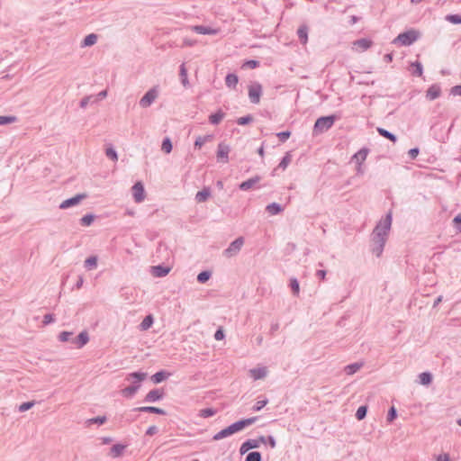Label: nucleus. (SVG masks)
<instances>
[{
    "mask_svg": "<svg viewBox=\"0 0 461 461\" xmlns=\"http://www.w3.org/2000/svg\"><path fill=\"white\" fill-rule=\"evenodd\" d=\"M97 267V257L91 256L85 260V267L87 269H93Z\"/></svg>",
    "mask_w": 461,
    "mask_h": 461,
    "instance_id": "obj_40",
    "label": "nucleus"
},
{
    "mask_svg": "<svg viewBox=\"0 0 461 461\" xmlns=\"http://www.w3.org/2000/svg\"><path fill=\"white\" fill-rule=\"evenodd\" d=\"M106 420H107L106 416H97V417H95L92 419H88L86 420V424L87 425H92V424L102 425V424L105 423Z\"/></svg>",
    "mask_w": 461,
    "mask_h": 461,
    "instance_id": "obj_45",
    "label": "nucleus"
},
{
    "mask_svg": "<svg viewBox=\"0 0 461 461\" xmlns=\"http://www.w3.org/2000/svg\"><path fill=\"white\" fill-rule=\"evenodd\" d=\"M154 322V318L151 314H149L145 316V318L142 320V321L140 324V330H149Z\"/></svg>",
    "mask_w": 461,
    "mask_h": 461,
    "instance_id": "obj_33",
    "label": "nucleus"
},
{
    "mask_svg": "<svg viewBox=\"0 0 461 461\" xmlns=\"http://www.w3.org/2000/svg\"><path fill=\"white\" fill-rule=\"evenodd\" d=\"M95 217V216L94 214L87 213L80 219V224L82 226H90L93 223Z\"/></svg>",
    "mask_w": 461,
    "mask_h": 461,
    "instance_id": "obj_44",
    "label": "nucleus"
},
{
    "mask_svg": "<svg viewBox=\"0 0 461 461\" xmlns=\"http://www.w3.org/2000/svg\"><path fill=\"white\" fill-rule=\"evenodd\" d=\"M377 132L379 133V135H381L382 137L391 140L392 142H396L397 141V136L395 134H393V132L384 129V128H380L378 127L377 128Z\"/></svg>",
    "mask_w": 461,
    "mask_h": 461,
    "instance_id": "obj_32",
    "label": "nucleus"
},
{
    "mask_svg": "<svg viewBox=\"0 0 461 461\" xmlns=\"http://www.w3.org/2000/svg\"><path fill=\"white\" fill-rule=\"evenodd\" d=\"M454 228L457 232H461V215L458 214L453 219Z\"/></svg>",
    "mask_w": 461,
    "mask_h": 461,
    "instance_id": "obj_57",
    "label": "nucleus"
},
{
    "mask_svg": "<svg viewBox=\"0 0 461 461\" xmlns=\"http://www.w3.org/2000/svg\"><path fill=\"white\" fill-rule=\"evenodd\" d=\"M170 375V373L165 370L158 371L151 375L150 379L154 384H159L164 380L167 379Z\"/></svg>",
    "mask_w": 461,
    "mask_h": 461,
    "instance_id": "obj_22",
    "label": "nucleus"
},
{
    "mask_svg": "<svg viewBox=\"0 0 461 461\" xmlns=\"http://www.w3.org/2000/svg\"><path fill=\"white\" fill-rule=\"evenodd\" d=\"M158 432V428L155 425L149 427L146 430L147 436H153Z\"/></svg>",
    "mask_w": 461,
    "mask_h": 461,
    "instance_id": "obj_59",
    "label": "nucleus"
},
{
    "mask_svg": "<svg viewBox=\"0 0 461 461\" xmlns=\"http://www.w3.org/2000/svg\"><path fill=\"white\" fill-rule=\"evenodd\" d=\"M34 404H35L34 401L25 402H23L19 406L18 410H19V411L23 412V411H26L30 410L31 408H32L34 406Z\"/></svg>",
    "mask_w": 461,
    "mask_h": 461,
    "instance_id": "obj_53",
    "label": "nucleus"
},
{
    "mask_svg": "<svg viewBox=\"0 0 461 461\" xmlns=\"http://www.w3.org/2000/svg\"><path fill=\"white\" fill-rule=\"evenodd\" d=\"M225 113H223L221 109L218 110L216 113H212L209 116V122L212 125H218L221 120L224 118Z\"/></svg>",
    "mask_w": 461,
    "mask_h": 461,
    "instance_id": "obj_24",
    "label": "nucleus"
},
{
    "mask_svg": "<svg viewBox=\"0 0 461 461\" xmlns=\"http://www.w3.org/2000/svg\"><path fill=\"white\" fill-rule=\"evenodd\" d=\"M420 384L422 385H429L432 383L433 376L429 372H422L419 375Z\"/></svg>",
    "mask_w": 461,
    "mask_h": 461,
    "instance_id": "obj_34",
    "label": "nucleus"
},
{
    "mask_svg": "<svg viewBox=\"0 0 461 461\" xmlns=\"http://www.w3.org/2000/svg\"><path fill=\"white\" fill-rule=\"evenodd\" d=\"M266 443H267L272 448L276 447V442L273 436H267L266 438Z\"/></svg>",
    "mask_w": 461,
    "mask_h": 461,
    "instance_id": "obj_63",
    "label": "nucleus"
},
{
    "mask_svg": "<svg viewBox=\"0 0 461 461\" xmlns=\"http://www.w3.org/2000/svg\"><path fill=\"white\" fill-rule=\"evenodd\" d=\"M126 448V445L115 444L111 447V455L113 457H118L122 455L123 450Z\"/></svg>",
    "mask_w": 461,
    "mask_h": 461,
    "instance_id": "obj_36",
    "label": "nucleus"
},
{
    "mask_svg": "<svg viewBox=\"0 0 461 461\" xmlns=\"http://www.w3.org/2000/svg\"><path fill=\"white\" fill-rule=\"evenodd\" d=\"M397 418V410L395 407L392 406L387 413V421L392 422Z\"/></svg>",
    "mask_w": 461,
    "mask_h": 461,
    "instance_id": "obj_54",
    "label": "nucleus"
},
{
    "mask_svg": "<svg viewBox=\"0 0 461 461\" xmlns=\"http://www.w3.org/2000/svg\"><path fill=\"white\" fill-rule=\"evenodd\" d=\"M212 140V135L198 136L194 141V148L201 149L206 142Z\"/></svg>",
    "mask_w": 461,
    "mask_h": 461,
    "instance_id": "obj_35",
    "label": "nucleus"
},
{
    "mask_svg": "<svg viewBox=\"0 0 461 461\" xmlns=\"http://www.w3.org/2000/svg\"><path fill=\"white\" fill-rule=\"evenodd\" d=\"M16 121H17V118L13 115L0 116V125L10 124V123L15 122Z\"/></svg>",
    "mask_w": 461,
    "mask_h": 461,
    "instance_id": "obj_49",
    "label": "nucleus"
},
{
    "mask_svg": "<svg viewBox=\"0 0 461 461\" xmlns=\"http://www.w3.org/2000/svg\"><path fill=\"white\" fill-rule=\"evenodd\" d=\"M450 94L453 95H460L461 96V85L453 86L450 89Z\"/></svg>",
    "mask_w": 461,
    "mask_h": 461,
    "instance_id": "obj_61",
    "label": "nucleus"
},
{
    "mask_svg": "<svg viewBox=\"0 0 461 461\" xmlns=\"http://www.w3.org/2000/svg\"><path fill=\"white\" fill-rule=\"evenodd\" d=\"M252 121H253V116L249 114V115L243 116V117H240L237 120V123L239 125H247V124L250 123Z\"/></svg>",
    "mask_w": 461,
    "mask_h": 461,
    "instance_id": "obj_52",
    "label": "nucleus"
},
{
    "mask_svg": "<svg viewBox=\"0 0 461 461\" xmlns=\"http://www.w3.org/2000/svg\"><path fill=\"white\" fill-rule=\"evenodd\" d=\"M73 337L72 331H62L59 335V339L61 342H70L77 348H82L89 341L87 331H81L76 338Z\"/></svg>",
    "mask_w": 461,
    "mask_h": 461,
    "instance_id": "obj_4",
    "label": "nucleus"
},
{
    "mask_svg": "<svg viewBox=\"0 0 461 461\" xmlns=\"http://www.w3.org/2000/svg\"><path fill=\"white\" fill-rule=\"evenodd\" d=\"M410 71L415 77H420L423 73V67L420 61L411 62L410 65Z\"/></svg>",
    "mask_w": 461,
    "mask_h": 461,
    "instance_id": "obj_25",
    "label": "nucleus"
},
{
    "mask_svg": "<svg viewBox=\"0 0 461 461\" xmlns=\"http://www.w3.org/2000/svg\"><path fill=\"white\" fill-rule=\"evenodd\" d=\"M131 190L136 203H141L145 199V190L141 182L135 183Z\"/></svg>",
    "mask_w": 461,
    "mask_h": 461,
    "instance_id": "obj_14",
    "label": "nucleus"
},
{
    "mask_svg": "<svg viewBox=\"0 0 461 461\" xmlns=\"http://www.w3.org/2000/svg\"><path fill=\"white\" fill-rule=\"evenodd\" d=\"M161 149L167 154H169L172 151L173 145L171 140L168 137L162 140Z\"/></svg>",
    "mask_w": 461,
    "mask_h": 461,
    "instance_id": "obj_43",
    "label": "nucleus"
},
{
    "mask_svg": "<svg viewBox=\"0 0 461 461\" xmlns=\"http://www.w3.org/2000/svg\"><path fill=\"white\" fill-rule=\"evenodd\" d=\"M392 225V212H389L385 217L379 221L372 233V241L374 244L373 253L380 257L386 241L389 230Z\"/></svg>",
    "mask_w": 461,
    "mask_h": 461,
    "instance_id": "obj_1",
    "label": "nucleus"
},
{
    "mask_svg": "<svg viewBox=\"0 0 461 461\" xmlns=\"http://www.w3.org/2000/svg\"><path fill=\"white\" fill-rule=\"evenodd\" d=\"M55 321L54 314L47 313L43 316L42 323L43 325H49Z\"/></svg>",
    "mask_w": 461,
    "mask_h": 461,
    "instance_id": "obj_58",
    "label": "nucleus"
},
{
    "mask_svg": "<svg viewBox=\"0 0 461 461\" xmlns=\"http://www.w3.org/2000/svg\"><path fill=\"white\" fill-rule=\"evenodd\" d=\"M261 180V176H255L246 181L241 182L239 185V188L242 191H249V189L253 188L259 181Z\"/></svg>",
    "mask_w": 461,
    "mask_h": 461,
    "instance_id": "obj_16",
    "label": "nucleus"
},
{
    "mask_svg": "<svg viewBox=\"0 0 461 461\" xmlns=\"http://www.w3.org/2000/svg\"><path fill=\"white\" fill-rule=\"evenodd\" d=\"M91 96H85L84 98H82L79 104L80 107L86 108L88 105Z\"/></svg>",
    "mask_w": 461,
    "mask_h": 461,
    "instance_id": "obj_64",
    "label": "nucleus"
},
{
    "mask_svg": "<svg viewBox=\"0 0 461 461\" xmlns=\"http://www.w3.org/2000/svg\"><path fill=\"white\" fill-rule=\"evenodd\" d=\"M445 19L453 24H461V14H447Z\"/></svg>",
    "mask_w": 461,
    "mask_h": 461,
    "instance_id": "obj_50",
    "label": "nucleus"
},
{
    "mask_svg": "<svg viewBox=\"0 0 461 461\" xmlns=\"http://www.w3.org/2000/svg\"><path fill=\"white\" fill-rule=\"evenodd\" d=\"M257 420H258V417H251V418H248V419L240 420L230 424V426L224 428L223 429L220 430L218 433H216L213 436L212 439L220 440V439H222L229 436H231L234 433H237V432L244 429L245 428L252 425L253 423L256 422Z\"/></svg>",
    "mask_w": 461,
    "mask_h": 461,
    "instance_id": "obj_2",
    "label": "nucleus"
},
{
    "mask_svg": "<svg viewBox=\"0 0 461 461\" xmlns=\"http://www.w3.org/2000/svg\"><path fill=\"white\" fill-rule=\"evenodd\" d=\"M96 41L97 35L95 33H90L84 38L83 41L81 42V47L93 46L96 43Z\"/></svg>",
    "mask_w": 461,
    "mask_h": 461,
    "instance_id": "obj_31",
    "label": "nucleus"
},
{
    "mask_svg": "<svg viewBox=\"0 0 461 461\" xmlns=\"http://www.w3.org/2000/svg\"><path fill=\"white\" fill-rule=\"evenodd\" d=\"M260 443H266V437L260 436L258 438H249L244 441L240 447V455L246 454L250 449L258 448L260 446Z\"/></svg>",
    "mask_w": 461,
    "mask_h": 461,
    "instance_id": "obj_7",
    "label": "nucleus"
},
{
    "mask_svg": "<svg viewBox=\"0 0 461 461\" xmlns=\"http://www.w3.org/2000/svg\"><path fill=\"white\" fill-rule=\"evenodd\" d=\"M170 271V267L163 266V265H158L152 267L151 273L154 276L157 277H164L166 276Z\"/></svg>",
    "mask_w": 461,
    "mask_h": 461,
    "instance_id": "obj_18",
    "label": "nucleus"
},
{
    "mask_svg": "<svg viewBox=\"0 0 461 461\" xmlns=\"http://www.w3.org/2000/svg\"><path fill=\"white\" fill-rule=\"evenodd\" d=\"M340 118L339 115L330 114L328 116L319 117L313 126V134H320L330 130L334 122Z\"/></svg>",
    "mask_w": 461,
    "mask_h": 461,
    "instance_id": "obj_5",
    "label": "nucleus"
},
{
    "mask_svg": "<svg viewBox=\"0 0 461 461\" xmlns=\"http://www.w3.org/2000/svg\"><path fill=\"white\" fill-rule=\"evenodd\" d=\"M250 374L255 380H259L267 376V371L266 367H258L251 369Z\"/></svg>",
    "mask_w": 461,
    "mask_h": 461,
    "instance_id": "obj_27",
    "label": "nucleus"
},
{
    "mask_svg": "<svg viewBox=\"0 0 461 461\" xmlns=\"http://www.w3.org/2000/svg\"><path fill=\"white\" fill-rule=\"evenodd\" d=\"M262 86L258 82H253L249 86V98L251 104H257L260 102L262 95Z\"/></svg>",
    "mask_w": 461,
    "mask_h": 461,
    "instance_id": "obj_8",
    "label": "nucleus"
},
{
    "mask_svg": "<svg viewBox=\"0 0 461 461\" xmlns=\"http://www.w3.org/2000/svg\"><path fill=\"white\" fill-rule=\"evenodd\" d=\"M289 286L294 295L298 296L300 293V285L297 278L293 277L290 279Z\"/></svg>",
    "mask_w": 461,
    "mask_h": 461,
    "instance_id": "obj_38",
    "label": "nucleus"
},
{
    "mask_svg": "<svg viewBox=\"0 0 461 461\" xmlns=\"http://www.w3.org/2000/svg\"><path fill=\"white\" fill-rule=\"evenodd\" d=\"M105 155L108 158H110L111 160L113 161H117L118 160V155H117V152L116 150L111 146V147H108L106 149H105Z\"/></svg>",
    "mask_w": 461,
    "mask_h": 461,
    "instance_id": "obj_47",
    "label": "nucleus"
},
{
    "mask_svg": "<svg viewBox=\"0 0 461 461\" xmlns=\"http://www.w3.org/2000/svg\"><path fill=\"white\" fill-rule=\"evenodd\" d=\"M276 136L278 137V139L281 142H285L291 136V131H281V132H278L276 134Z\"/></svg>",
    "mask_w": 461,
    "mask_h": 461,
    "instance_id": "obj_55",
    "label": "nucleus"
},
{
    "mask_svg": "<svg viewBox=\"0 0 461 461\" xmlns=\"http://www.w3.org/2000/svg\"><path fill=\"white\" fill-rule=\"evenodd\" d=\"M259 65H260L259 61L255 60V59H249V60H247L244 62V64L242 65V68H248L250 69H254V68H258Z\"/></svg>",
    "mask_w": 461,
    "mask_h": 461,
    "instance_id": "obj_51",
    "label": "nucleus"
},
{
    "mask_svg": "<svg viewBox=\"0 0 461 461\" xmlns=\"http://www.w3.org/2000/svg\"><path fill=\"white\" fill-rule=\"evenodd\" d=\"M291 160H292V155L289 152H286L285 155L281 159L277 167L285 170L288 167V165L291 163Z\"/></svg>",
    "mask_w": 461,
    "mask_h": 461,
    "instance_id": "obj_39",
    "label": "nucleus"
},
{
    "mask_svg": "<svg viewBox=\"0 0 461 461\" xmlns=\"http://www.w3.org/2000/svg\"><path fill=\"white\" fill-rule=\"evenodd\" d=\"M441 95V87L438 84L431 85L426 91V98L432 101L438 98Z\"/></svg>",
    "mask_w": 461,
    "mask_h": 461,
    "instance_id": "obj_15",
    "label": "nucleus"
},
{
    "mask_svg": "<svg viewBox=\"0 0 461 461\" xmlns=\"http://www.w3.org/2000/svg\"><path fill=\"white\" fill-rule=\"evenodd\" d=\"M148 376L146 372L137 371L127 375L126 380L132 381V384L122 390V393L126 398H131L140 388V383Z\"/></svg>",
    "mask_w": 461,
    "mask_h": 461,
    "instance_id": "obj_3",
    "label": "nucleus"
},
{
    "mask_svg": "<svg viewBox=\"0 0 461 461\" xmlns=\"http://www.w3.org/2000/svg\"><path fill=\"white\" fill-rule=\"evenodd\" d=\"M243 244H244V238L243 237L237 238L235 240L230 242V244L229 245V247L226 249H224L223 255L227 258H231V257L237 255L240 252V250L241 249Z\"/></svg>",
    "mask_w": 461,
    "mask_h": 461,
    "instance_id": "obj_10",
    "label": "nucleus"
},
{
    "mask_svg": "<svg viewBox=\"0 0 461 461\" xmlns=\"http://www.w3.org/2000/svg\"><path fill=\"white\" fill-rule=\"evenodd\" d=\"M133 411H139V412H148V413H155L158 415H166L167 412L161 408L155 407V406H142V407H136L132 410Z\"/></svg>",
    "mask_w": 461,
    "mask_h": 461,
    "instance_id": "obj_17",
    "label": "nucleus"
},
{
    "mask_svg": "<svg viewBox=\"0 0 461 461\" xmlns=\"http://www.w3.org/2000/svg\"><path fill=\"white\" fill-rule=\"evenodd\" d=\"M362 366L363 363L356 362L346 366L344 371L347 375H351L357 373Z\"/></svg>",
    "mask_w": 461,
    "mask_h": 461,
    "instance_id": "obj_28",
    "label": "nucleus"
},
{
    "mask_svg": "<svg viewBox=\"0 0 461 461\" xmlns=\"http://www.w3.org/2000/svg\"><path fill=\"white\" fill-rule=\"evenodd\" d=\"M179 75H180L181 82H182L183 86H187L189 85V81H188V78H187V70H186V68L185 67V64H182L180 66Z\"/></svg>",
    "mask_w": 461,
    "mask_h": 461,
    "instance_id": "obj_42",
    "label": "nucleus"
},
{
    "mask_svg": "<svg viewBox=\"0 0 461 461\" xmlns=\"http://www.w3.org/2000/svg\"><path fill=\"white\" fill-rule=\"evenodd\" d=\"M372 44L373 41L366 38L358 39L353 42L355 48L359 49L363 51L368 50L372 46Z\"/></svg>",
    "mask_w": 461,
    "mask_h": 461,
    "instance_id": "obj_19",
    "label": "nucleus"
},
{
    "mask_svg": "<svg viewBox=\"0 0 461 461\" xmlns=\"http://www.w3.org/2000/svg\"><path fill=\"white\" fill-rule=\"evenodd\" d=\"M225 337L224 331L221 328H219L214 333V339L216 340H221Z\"/></svg>",
    "mask_w": 461,
    "mask_h": 461,
    "instance_id": "obj_60",
    "label": "nucleus"
},
{
    "mask_svg": "<svg viewBox=\"0 0 461 461\" xmlns=\"http://www.w3.org/2000/svg\"><path fill=\"white\" fill-rule=\"evenodd\" d=\"M266 211L271 215H276L283 211V207L277 203H272L267 205Z\"/></svg>",
    "mask_w": 461,
    "mask_h": 461,
    "instance_id": "obj_30",
    "label": "nucleus"
},
{
    "mask_svg": "<svg viewBox=\"0 0 461 461\" xmlns=\"http://www.w3.org/2000/svg\"><path fill=\"white\" fill-rule=\"evenodd\" d=\"M230 151V148L229 145L221 142L218 144L217 148V159L222 163H228L229 161V153Z\"/></svg>",
    "mask_w": 461,
    "mask_h": 461,
    "instance_id": "obj_12",
    "label": "nucleus"
},
{
    "mask_svg": "<svg viewBox=\"0 0 461 461\" xmlns=\"http://www.w3.org/2000/svg\"><path fill=\"white\" fill-rule=\"evenodd\" d=\"M268 402L267 399L258 401L257 403L253 406V411H258L262 408H264Z\"/></svg>",
    "mask_w": 461,
    "mask_h": 461,
    "instance_id": "obj_56",
    "label": "nucleus"
},
{
    "mask_svg": "<svg viewBox=\"0 0 461 461\" xmlns=\"http://www.w3.org/2000/svg\"><path fill=\"white\" fill-rule=\"evenodd\" d=\"M216 413V410L213 408H205L200 411L199 416L202 418H210Z\"/></svg>",
    "mask_w": 461,
    "mask_h": 461,
    "instance_id": "obj_48",
    "label": "nucleus"
},
{
    "mask_svg": "<svg viewBox=\"0 0 461 461\" xmlns=\"http://www.w3.org/2000/svg\"><path fill=\"white\" fill-rule=\"evenodd\" d=\"M87 197L86 194H77V195L70 197L68 199L64 200L59 204V209H68L72 206L77 205L82 200L86 199Z\"/></svg>",
    "mask_w": 461,
    "mask_h": 461,
    "instance_id": "obj_11",
    "label": "nucleus"
},
{
    "mask_svg": "<svg viewBox=\"0 0 461 461\" xmlns=\"http://www.w3.org/2000/svg\"><path fill=\"white\" fill-rule=\"evenodd\" d=\"M368 151V149L362 148L356 154H354L351 158L352 161H355L357 164H362L366 159Z\"/></svg>",
    "mask_w": 461,
    "mask_h": 461,
    "instance_id": "obj_20",
    "label": "nucleus"
},
{
    "mask_svg": "<svg viewBox=\"0 0 461 461\" xmlns=\"http://www.w3.org/2000/svg\"><path fill=\"white\" fill-rule=\"evenodd\" d=\"M211 276H212L211 271L203 270L197 275L196 279L200 284H204L211 278Z\"/></svg>",
    "mask_w": 461,
    "mask_h": 461,
    "instance_id": "obj_37",
    "label": "nucleus"
},
{
    "mask_svg": "<svg viewBox=\"0 0 461 461\" xmlns=\"http://www.w3.org/2000/svg\"><path fill=\"white\" fill-rule=\"evenodd\" d=\"M211 195V189L208 186L203 187L201 191L195 194V201L197 203H204Z\"/></svg>",
    "mask_w": 461,
    "mask_h": 461,
    "instance_id": "obj_21",
    "label": "nucleus"
},
{
    "mask_svg": "<svg viewBox=\"0 0 461 461\" xmlns=\"http://www.w3.org/2000/svg\"><path fill=\"white\" fill-rule=\"evenodd\" d=\"M420 32L417 30L410 29L406 32L400 33L393 41V44L401 46H410L420 38Z\"/></svg>",
    "mask_w": 461,
    "mask_h": 461,
    "instance_id": "obj_6",
    "label": "nucleus"
},
{
    "mask_svg": "<svg viewBox=\"0 0 461 461\" xmlns=\"http://www.w3.org/2000/svg\"><path fill=\"white\" fill-rule=\"evenodd\" d=\"M420 149L418 148H412L409 150L408 154L411 159H414L419 155Z\"/></svg>",
    "mask_w": 461,
    "mask_h": 461,
    "instance_id": "obj_62",
    "label": "nucleus"
},
{
    "mask_svg": "<svg viewBox=\"0 0 461 461\" xmlns=\"http://www.w3.org/2000/svg\"><path fill=\"white\" fill-rule=\"evenodd\" d=\"M239 82V77L234 73H230L225 77V84L230 88H235Z\"/></svg>",
    "mask_w": 461,
    "mask_h": 461,
    "instance_id": "obj_29",
    "label": "nucleus"
},
{
    "mask_svg": "<svg viewBox=\"0 0 461 461\" xmlns=\"http://www.w3.org/2000/svg\"><path fill=\"white\" fill-rule=\"evenodd\" d=\"M165 396L163 389L155 388L150 390L144 397L145 402H156L162 400Z\"/></svg>",
    "mask_w": 461,
    "mask_h": 461,
    "instance_id": "obj_13",
    "label": "nucleus"
},
{
    "mask_svg": "<svg viewBox=\"0 0 461 461\" xmlns=\"http://www.w3.org/2000/svg\"><path fill=\"white\" fill-rule=\"evenodd\" d=\"M367 409L368 408L366 405L359 406L355 414L357 420H364L366 416Z\"/></svg>",
    "mask_w": 461,
    "mask_h": 461,
    "instance_id": "obj_41",
    "label": "nucleus"
},
{
    "mask_svg": "<svg viewBox=\"0 0 461 461\" xmlns=\"http://www.w3.org/2000/svg\"><path fill=\"white\" fill-rule=\"evenodd\" d=\"M158 96V91L157 87H152L140 98L139 104L142 108H148L153 104Z\"/></svg>",
    "mask_w": 461,
    "mask_h": 461,
    "instance_id": "obj_9",
    "label": "nucleus"
},
{
    "mask_svg": "<svg viewBox=\"0 0 461 461\" xmlns=\"http://www.w3.org/2000/svg\"><path fill=\"white\" fill-rule=\"evenodd\" d=\"M297 35L300 40V42L303 44H306L308 41V27L307 25L303 24L301 25L297 30Z\"/></svg>",
    "mask_w": 461,
    "mask_h": 461,
    "instance_id": "obj_26",
    "label": "nucleus"
},
{
    "mask_svg": "<svg viewBox=\"0 0 461 461\" xmlns=\"http://www.w3.org/2000/svg\"><path fill=\"white\" fill-rule=\"evenodd\" d=\"M193 31L195 32L198 34H203V35H212L216 33V30L203 26V25H196L193 27Z\"/></svg>",
    "mask_w": 461,
    "mask_h": 461,
    "instance_id": "obj_23",
    "label": "nucleus"
},
{
    "mask_svg": "<svg viewBox=\"0 0 461 461\" xmlns=\"http://www.w3.org/2000/svg\"><path fill=\"white\" fill-rule=\"evenodd\" d=\"M245 461H262V456H261V453L258 452V451H252V452H249L246 458H245Z\"/></svg>",
    "mask_w": 461,
    "mask_h": 461,
    "instance_id": "obj_46",
    "label": "nucleus"
}]
</instances>
